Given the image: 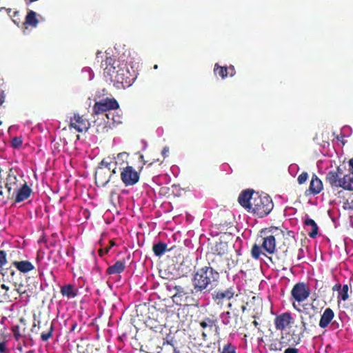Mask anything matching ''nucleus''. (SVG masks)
<instances>
[{
    "instance_id": "obj_33",
    "label": "nucleus",
    "mask_w": 353,
    "mask_h": 353,
    "mask_svg": "<svg viewBox=\"0 0 353 353\" xmlns=\"http://www.w3.org/2000/svg\"><path fill=\"white\" fill-rule=\"evenodd\" d=\"M19 255L20 251L18 249L14 248L10 251L8 258L13 262L14 261H17V259H19Z\"/></svg>"
},
{
    "instance_id": "obj_3",
    "label": "nucleus",
    "mask_w": 353,
    "mask_h": 353,
    "mask_svg": "<svg viewBox=\"0 0 353 353\" xmlns=\"http://www.w3.org/2000/svg\"><path fill=\"white\" fill-rule=\"evenodd\" d=\"M250 207L248 212L253 213L262 218L270 213L273 209L274 204L269 196H261L258 193H255Z\"/></svg>"
},
{
    "instance_id": "obj_44",
    "label": "nucleus",
    "mask_w": 353,
    "mask_h": 353,
    "mask_svg": "<svg viewBox=\"0 0 353 353\" xmlns=\"http://www.w3.org/2000/svg\"><path fill=\"white\" fill-rule=\"evenodd\" d=\"M297 311L300 313H303L305 315H309V317L311 319L313 315L310 314V312H308V308L306 307V306H303V308L302 309H297Z\"/></svg>"
},
{
    "instance_id": "obj_13",
    "label": "nucleus",
    "mask_w": 353,
    "mask_h": 353,
    "mask_svg": "<svg viewBox=\"0 0 353 353\" xmlns=\"http://www.w3.org/2000/svg\"><path fill=\"white\" fill-rule=\"evenodd\" d=\"M261 247L268 253L273 254L276 250V239L274 235H264Z\"/></svg>"
},
{
    "instance_id": "obj_8",
    "label": "nucleus",
    "mask_w": 353,
    "mask_h": 353,
    "mask_svg": "<svg viewBox=\"0 0 353 353\" xmlns=\"http://www.w3.org/2000/svg\"><path fill=\"white\" fill-rule=\"evenodd\" d=\"M291 294L296 301L302 302L309 296L310 290L304 283H298L292 288Z\"/></svg>"
},
{
    "instance_id": "obj_30",
    "label": "nucleus",
    "mask_w": 353,
    "mask_h": 353,
    "mask_svg": "<svg viewBox=\"0 0 353 353\" xmlns=\"http://www.w3.org/2000/svg\"><path fill=\"white\" fill-rule=\"evenodd\" d=\"M341 288V290L339 292V296L341 300L346 301L349 297V296H348V290H349L348 285L347 284H345Z\"/></svg>"
},
{
    "instance_id": "obj_4",
    "label": "nucleus",
    "mask_w": 353,
    "mask_h": 353,
    "mask_svg": "<svg viewBox=\"0 0 353 353\" xmlns=\"http://www.w3.org/2000/svg\"><path fill=\"white\" fill-rule=\"evenodd\" d=\"M325 183H328L332 189L342 188L347 190H353V178H350V174L339 177L336 172L330 170L326 174Z\"/></svg>"
},
{
    "instance_id": "obj_53",
    "label": "nucleus",
    "mask_w": 353,
    "mask_h": 353,
    "mask_svg": "<svg viewBox=\"0 0 353 353\" xmlns=\"http://www.w3.org/2000/svg\"><path fill=\"white\" fill-rule=\"evenodd\" d=\"M6 350L5 342H0V353H3Z\"/></svg>"
},
{
    "instance_id": "obj_26",
    "label": "nucleus",
    "mask_w": 353,
    "mask_h": 353,
    "mask_svg": "<svg viewBox=\"0 0 353 353\" xmlns=\"http://www.w3.org/2000/svg\"><path fill=\"white\" fill-rule=\"evenodd\" d=\"M277 232L282 234L283 231L279 230L277 227H270L268 228H264L261 230V234L263 235H277Z\"/></svg>"
},
{
    "instance_id": "obj_50",
    "label": "nucleus",
    "mask_w": 353,
    "mask_h": 353,
    "mask_svg": "<svg viewBox=\"0 0 353 353\" xmlns=\"http://www.w3.org/2000/svg\"><path fill=\"white\" fill-rule=\"evenodd\" d=\"M330 324V327L332 330H336L339 327V323L336 321H331Z\"/></svg>"
},
{
    "instance_id": "obj_1",
    "label": "nucleus",
    "mask_w": 353,
    "mask_h": 353,
    "mask_svg": "<svg viewBox=\"0 0 353 353\" xmlns=\"http://www.w3.org/2000/svg\"><path fill=\"white\" fill-rule=\"evenodd\" d=\"M220 274L211 266H204L196 270L192 279L191 294L199 296L209 293L218 286Z\"/></svg>"
},
{
    "instance_id": "obj_31",
    "label": "nucleus",
    "mask_w": 353,
    "mask_h": 353,
    "mask_svg": "<svg viewBox=\"0 0 353 353\" xmlns=\"http://www.w3.org/2000/svg\"><path fill=\"white\" fill-rule=\"evenodd\" d=\"M261 254V248L257 244H254L251 250L252 256L254 259H259Z\"/></svg>"
},
{
    "instance_id": "obj_2",
    "label": "nucleus",
    "mask_w": 353,
    "mask_h": 353,
    "mask_svg": "<svg viewBox=\"0 0 353 353\" xmlns=\"http://www.w3.org/2000/svg\"><path fill=\"white\" fill-rule=\"evenodd\" d=\"M101 65L102 66L105 65V77H109L110 81L117 88H128L132 84L133 81L130 78V71L124 61L121 63L119 60H114L110 57H107L105 63H102Z\"/></svg>"
},
{
    "instance_id": "obj_54",
    "label": "nucleus",
    "mask_w": 353,
    "mask_h": 353,
    "mask_svg": "<svg viewBox=\"0 0 353 353\" xmlns=\"http://www.w3.org/2000/svg\"><path fill=\"white\" fill-rule=\"evenodd\" d=\"M128 154L126 152H120L117 154V158L119 159H123L124 157H126Z\"/></svg>"
},
{
    "instance_id": "obj_40",
    "label": "nucleus",
    "mask_w": 353,
    "mask_h": 353,
    "mask_svg": "<svg viewBox=\"0 0 353 353\" xmlns=\"http://www.w3.org/2000/svg\"><path fill=\"white\" fill-rule=\"evenodd\" d=\"M12 330V332H13L15 339L19 340L20 339V337L21 336L20 332H19V326L18 325L13 326Z\"/></svg>"
},
{
    "instance_id": "obj_32",
    "label": "nucleus",
    "mask_w": 353,
    "mask_h": 353,
    "mask_svg": "<svg viewBox=\"0 0 353 353\" xmlns=\"http://www.w3.org/2000/svg\"><path fill=\"white\" fill-rule=\"evenodd\" d=\"M53 331H54V325H53V323H52L50 324L49 331L47 333L43 332L41 334V340L43 341H47L50 338L52 337Z\"/></svg>"
},
{
    "instance_id": "obj_49",
    "label": "nucleus",
    "mask_w": 353,
    "mask_h": 353,
    "mask_svg": "<svg viewBox=\"0 0 353 353\" xmlns=\"http://www.w3.org/2000/svg\"><path fill=\"white\" fill-rule=\"evenodd\" d=\"M70 127L74 128L77 131L78 123H76L75 120H73V117L70 118Z\"/></svg>"
},
{
    "instance_id": "obj_60",
    "label": "nucleus",
    "mask_w": 353,
    "mask_h": 353,
    "mask_svg": "<svg viewBox=\"0 0 353 353\" xmlns=\"http://www.w3.org/2000/svg\"><path fill=\"white\" fill-rule=\"evenodd\" d=\"M4 99L3 97L0 94V105L3 103Z\"/></svg>"
},
{
    "instance_id": "obj_5",
    "label": "nucleus",
    "mask_w": 353,
    "mask_h": 353,
    "mask_svg": "<svg viewBox=\"0 0 353 353\" xmlns=\"http://www.w3.org/2000/svg\"><path fill=\"white\" fill-rule=\"evenodd\" d=\"M165 288L172 294L171 297L175 304L181 305L188 301L189 295L191 293L187 292L183 287L176 285L174 280L166 283Z\"/></svg>"
},
{
    "instance_id": "obj_9",
    "label": "nucleus",
    "mask_w": 353,
    "mask_h": 353,
    "mask_svg": "<svg viewBox=\"0 0 353 353\" xmlns=\"http://www.w3.org/2000/svg\"><path fill=\"white\" fill-rule=\"evenodd\" d=\"M255 192L253 190L247 189L243 190L238 198L239 203L248 212L250 210L252 199L254 197Z\"/></svg>"
},
{
    "instance_id": "obj_36",
    "label": "nucleus",
    "mask_w": 353,
    "mask_h": 353,
    "mask_svg": "<svg viewBox=\"0 0 353 353\" xmlns=\"http://www.w3.org/2000/svg\"><path fill=\"white\" fill-rule=\"evenodd\" d=\"M235 347L230 343H228L224 345L221 353H235Z\"/></svg>"
},
{
    "instance_id": "obj_37",
    "label": "nucleus",
    "mask_w": 353,
    "mask_h": 353,
    "mask_svg": "<svg viewBox=\"0 0 353 353\" xmlns=\"http://www.w3.org/2000/svg\"><path fill=\"white\" fill-rule=\"evenodd\" d=\"M115 245V243H114V241H110V245L106 247L105 249H100L99 250V254L100 255V256H102L103 254H107L108 253V252L110 251V250Z\"/></svg>"
},
{
    "instance_id": "obj_10",
    "label": "nucleus",
    "mask_w": 353,
    "mask_h": 353,
    "mask_svg": "<svg viewBox=\"0 0 353 353\" xmlns=\"http://www.w3.org/2000/svg\"><path fill=\"white\" fill-rule=\"evenodd\" d=\"M234 292L232 288H229L224 291L214 290L211 295L212 299L219 305L221 303L223 299L230 300L233 298Z\"/></svg>"
},
{
    "instance_id": "obj_38",
    "label": "nucleus",
    "mask_w": 353,
    "mask_h": 353,
    "mask_svg": "<svg viewBox=\"0 0 353 353\" xmlns=\"http://www.w3.org/2000/svg\"><path fill=\"white\" fill-rule=\"evenodd\" d=\"M308 178V174L307 172H302L299 176H298V179H297V181H298V183L299 184H303L307 179Z\"/></svg>"
},
{
    "instance_id": "obj_48",
    "label": "nucleus",
    "mask_w": 353,
    "mask_h": 353,
    "mask_svg": "<svg viewBox=\"0 0 353 353\" xmlns=\"http://www.w3.org/2000/svg\"><path fill=\"white\" fill-rule=\"evenodd\" d=\"M284 353H299V350L295 347H289L285 350Z\"/></svg>"
},
{
    "instance_id": "obj_39",
    "label": "nucleus",
    "mask_w": 353,
    "mask_h": 353,
    "mask_svg": "<svg viewBox=\"0 0 353 353\" xmlns=\"http://www.w3.org/2000/svg\"><path fill=\"white\" fill-rule=\"evenodd\" d=\"M301 325H302V327L301 328V332L299 334V339H298V341L296 343V344L299 343L301 339L303 336V333L307 330V324L305 321H303Z\"/></svg>"
},
{
    "instance_id": "obj_21",
    "label": "nucleus",
    "mask_w": 353,
    "mask_h": 353,
    "mask_svg": "<svg viewBox=\"0 0 353 353\" xmlns=\"http://www.w3.org/2000/svg\"><path fill=\"white\" fill-rule=\"evenodd\" d=\"M167 250V244L162 241L154 243L152 246V250L157 256H162Z\"/></svg>"
},
{
    "instance_id": "obj_34",
    "label": "nucleus",
    "mask_w": 353,
    "mask_h": 353,
    "mask_svg": "<svg viewBox=\"0 0 353 353\" xmlns=\"http://www.w3.org/2000/svg\"><path fill=\"white\" fill-rule=\"evenodd\" d=\"M7 263L6 252L5 250H0V268L3 267Z\"/></svg>"
},
{
    "instance_id": "obj_20",
    "label": "nucleus",
    "mask_w": 353,
    "mask_h": 353,
    "mask_svg": "<svg viewBox=\"0 0 353 353\" xmlns=\"http://www.w3.org/2000/svg\"><path fill=\"white\" fill-rule=\"evenodd\" d=\"M304 223L305 226L311 227V231L308 232V236L312 239L315 238L319 232V227L316 222L312 219L307 218L304 221Z\"/></svg>"
},
{
    "instance_id": "obj_46",
    "label": "nucleus",
    "mask_w": 353,
    "mask_h": 353,
    "mask_svg": "<svg viewBox=\"0 0 353 353\" xmlns=\"http://www.w3.org/2000/svg\"><path fill=\"white\" fill-rule=\"evenodd\" d=\"M332 171H334V172H336L339 177H343V175H345L343 173V168L341 166L336 167V170H333Z\"/></svg>"
},
{
    "instance_id": "obj_47",
    "label": "nucleus",
    "mask_w": 353,
    "mask_h": 353,
    "mask_svg": "<svg viewBox=\"0 0 353 353\" xmlns=\"http://www.w3.org/2000/svg\"><path fill=\"white\" fill-rule=\"evenodd\" d=\"M349 164V172L350 174V178H353V159H350L348 161Z\"/></svg>"
},
{
    "instance_id": "obj_16",
    "label": "nucleus",
    "mask_w": 353,
    "mask_h": 353,
    "mask_svg": "<svg viewBox=\"0 0 353 353\" xmlns=\"http://www.w3.org/2000/svg\"><path fill=\"white\" fill-rule=\"evenodd\" d=\"M13 265L21 273H28L34 269V266L29 261H14Z\"/></svg>"
},
{
    "instance_id": "obj_51",
    "label": "nucleus",
    "mask_w": 353,
    "mask_h": 353,
    "mask_svg": "<svg viewBox=\"0 0 353 353\" xmlns=\"http://www.w3.org/2000/svg\"><path fill=\"white\" fill-rule=\"evenodd\" d=\"M169 153V148L165 146L163 148L161 154L165 158L168 156V154Z\"/></svg>"
},
{
    "instance_id": "obj_24",
    "label": "nucleus",
    "mask_w": 353,
    "mask_h": 353,
    "mask_svg": "<svg viewBox=\"0 0 353 353\" xmlns=\"http://www.w3.org/2000/svg\"><path fill=\"white\" fill-rule=\"evenodd\" d=\"M61 292L63 296L67 297H74L76 296V293L74 292L73 287L71 285H66L61 288Z\"/></svg>"
},
{
    "instance_id": "obj_25",
    "label": "nucleus",
    "mask_w": 353,
    "mask_h": 353,
    "mask_svg": "<svg viewBox=\"0 0 353 353\" xmlns=\"http://www.w3.org/2000/svg\"><path fill=\"white\" fill-rule=\"evenodd\" d=\"M214 73L218 74L222 79H225L228 76V68L225 66H219L218 63L214 65Z\"/></svg>"
},
{
    "instance_id": "obj_14",
    "label": "nucleus",
    "mask_w": 353,
    "mask_h": 353,
    "mask_svg": "<svg viewBox=\"0 0 353 353\" xmlns=\"http://www.w3.org/2000/svg\"><path fill=\"white\" fill-rule=\"evenodd\" d=\"M334 316V314L333 310L330 307L326 308L321 316L319 324V327L321 328L327 327L332 321Z\"/></svg>"
},
{
    "instance_id": "obj_42",
    "label": "nucleus",
    "mask_w": 353,
    "mask_h": 353,
    "mask_svg": "<svg viewBox=\"0 0 353 353\" xmlns=\"http://www.w3.org/2000/svg\"><path fill=\"white\" fill-rule=\"evenodd\" d=\"M10 183H6V188L8 189V191L9 192V193H10L11 190H12L11 183H16L17 177L15 176H14V175L13 176L10 175Z\"/></svg>"
},
{
    "instance_id": "obj_52",
    "label": "nucleus",
    "mask_w": 353,
    "mask_h": 353,
    "mask_svg": "<svg viewBox=\"0 0 353 353\" xmlns=\"http://www.w3.org/2000/svg\"><path fill=\"white\" fill-rule=\"evenodd\" d=\"M231 313L232 314V317L234 319L235 325H236L237 323V320H238V318H239L238 311H236V312L233 311Z\"/></svg>"
},
{
    "instance_id": "obj_56",
    "label": "nucleus",
    "mask_w": 353,
    "mask_h": 353,
    "mask_svg": "<svg viewBox=\"0 0 353 353\" xmlns=\"http://www.w3.org/2000/svg\"><path fill=\"white\" fill-rule=\"evenodd\" d=\"M341 288V284H336L333 287V290H339Z\"/></svg>"
},
{
    "instance_id": "obj_59",
    "label": "nucleus",
    "mask_w": 353,
    "mask_h": 353,
    "mask_svg": "<svg viewBox=\"0 0 353 353\" xmlns=\"http://www.w3.org/2000/svg\"><path fill=\"white\" fill-rule=\"evenodd\" d=\"M348 208H349L350 210H353V200H352V201L349 203V207H348Z\"/></svg>"
},
{
    "instance_id": "obj_27",
    "label": "nucleus",
    "mask_w": 353,
    "mask_h": 353,
    "mask_svg": "<svg viewBox=\"0 0 353 353\" xmlns=\"http://www.w3.org/2000/svg\"><path fill=\"white\" fill-rule=\"evenodd\" d=\"M221 322L225 325L230 324V319L232 318V313L229 311L222 312L220 315Z\"/></svg>"
},
{
    "instance_id": "obj_15",
    "label": "nucleus",
    "mask_w": 353,
    "mask_h": 353,
    "mask_svg": "<svg viewBox=\"0 0 353 353\" xmlns=\"http://www.w3.org/2000/svg\"><path fill=\"white\" fill-rule=\"evenodd\" d=\"M322 189L323 183L321 180L319 179L316 175L314 174L310 183L309 190L310 193L312 194L313 195H316L320 193Z\"/></svg>"
},
{
    "instance_id": "obj_6",
    "label": "nucleus",
    "mask_w": 353,
    "mask_h": 353,
    "mask_svg": "<svg viewBox=\"0 0 353 353\" xmlns=\"http://www.w3.org/2000/svg\"><path fill=\"white\" fill-rule=\"evenodd\" d=\"M119 106V103L116 99L107 98L94 104L93 112L95 114H101L103 120H104L105 117L109 119V114L106 113V112L110 110L117 109Z\"/></svg>"
},
{
    "instance_id": "obj_29",
    "label": "nucleus",
    "mask_w": 353,
    "mask_h": 353,
    "mask_svg": "<svg viewBox=\"0 0 353 353\" xmlns=\"http://www.w3.org/2000/svg\"><path fill=\"white\" fill-rule=\"evenodd\" d=\"M214 321L210 318H205L200 322V325L202 328L205 329L207 327L212 328L214 325Z\"/></svg>"
},
{
    "instance_id": "obj_41",
    "label": "nucleus",
    "mask_w": 353,
    "mask_h": 353,
    "mask_svg": "<svg viewBox=\"0 0 353 353\" xmlns=\"http://www.w3.org/2000/svg\"><path fill=\"white\" fill-rule=\"evenodd\" d=\"M298 170H299V166L295 163L291 164L288 168L289 172L292 176H294L296 174Z\"/></svg>"
},
{
    "instance_id": "obj_11",
    "label": "nucleus",
    "mask_w": 353,
    "mask_h": 353,
    "mask_svg": "<svg viewBox=\"0 0 353 353\" xmlns=\"http://www.w3.org/2000/svg\"><path fill=\"white\" fill-rule=\"evenodd\" d=\"M292 316L290 313L285 312L277 316L274 319L275 327L279 330H283L291 323Z\"/></svg>"
},
{
    "instance_id": "obj_64",
    "label": "nucleus",
    "mask_w": 353,
    "mask_h": 353,
    "mask_svg": "<svg viewBox=\"0 0 353 353\" xmlns=\"http://www.w3.org/2000/svg\"><path fill=\"white\" fill-rule=\"evenodd\" d=\"M241 310L243 312H245V310H246V307L245 305H242Z\"/></svg>"
},
{
    "instance_id": "obj_12",
    "label": "nucleus",
    "mask_w": 353,
    "mask_h": 353,
    "mask_svg": "<svg viewBox=\"0 0 353 353\" xmlns=\"http://www.w3.org/2000/svg\"><path fill=\"white\" fill-rule=\"evenodd\" d=\"M31 192L32 189L27 183H24L21 188L15 190L14 192V194H15V202L20 203L27 199L30 196Z\"/></svg>"
},
{
    "instance_id": "obj_18",
    "label": "nucleus",
    "mask_w": 353,
    "mask_h": 353,
    "mask_svg": "<svg viewBox=\"0 0 353 353\" xmlns=\"http://www.w3.org/2000/svg\"><path fill=\"white\" fill-rule=\"evenodd\" d=\"M73 120H75L76 123H78L77 132H87L90 128V123L88 120L83 119L78 114H74Z\"/></svg>"
},
{
    "instance_id": "obj_43",
    "label": "nucleus",
    "mask_w": 353,
    "mask_h": 353,
    "mask_svg": "<svg viewBox=\"0 0 353 353\" xmlns=\"http://www.w3.org/2000/svg\"><path fill=\"white\" fill-rule=\"evenodd\" d=\"M2 271H3V272H2V274L3 276L9 274L12 276V279H13L14 276L16 274V272L13 269H11L10 268H6V269H3Z\"/></svg>"
},
{
    "instance_id": "obj_61",
    "label": "nucleus",
    "mask_w": 353,
    "mask_h": 353,
    "mask_svg": "<svg viewBox=\"0 0 353 353\" xmlns=\"http://www.w3.org/2000/svg\"><path fill=\"white\" fill-rule=\"evenodd\" d=\"M293 307L294 309H296L297 310V309H301L300 307H299L294 303H293Z\"/></svg>"
},
{
    "instance_id": "obj_35",
    "label": "nucleus",
    "mask_w": 353,
    "mask_h": 353,
    "mask_svg": "<svg viewBox=\"0 0 353 353\" xmlns=\"http://www.w3.org/2000/svg\"><path fill=\"white\" fill-rule=\"evenodd\" d=\"M22 143L21 137H15L12 139L11 145L14 148H18L22 145Z\"/></svg>"
},
{
    "instance_id": "obj_57",
    "label": "nucleus",
    "mask_w": 353,
    "mask_h": 353,
    "mask_svg": "<svg viewBox=\"0 0 353 353\" xmlns=\"http://www.w3.org/2000/svg\"><path fill=\"white\" fill-rule=\"evenodd\" d=\"M1 288L3 289V290H5L6 291L9 290V287L6 285L5 284H1Z\"/></svg>"
},
{
    "instance_id": "obj_63",
    "label": "nucleus",
    "mask_w": 353,
    "mask_h": 353,
    "mask_svg": "<svg viewBox=\"0 0 353 353\" xmlns=\"http://www.w3.org/2000/svg\"><path fill=\"white\" fill-rule=\"evenodd\" d=\"M139 159H140V160H141V161H143V164H145V162L143 161V155H141V156L139 157Z\"/></svg>"
},
{
    "instance_id": "obj_19",
    "label": "nucleus",
    "mask_w": 353,
    "mask_h": 353,
    "mask_svg": "<svg viewBox=\"0 0 353 353\" xmlns=\"http://www.w3.org/2000/svg\"><path fill=\"white\" fill-rule=\"evenodd\" d=\"M125 268V262L122 261H118L114 264L110 266L107 269L106 272L108 274H120L124 270Z\"/></svg>"
},
{
    "instance_id": "obj_23",
    "label": "nucleus",
    "mask_w": 353,
    "mask_h": 353,
    "mask_svg": "<svg viewBox=\"0 0 353 353\" xmlns=\"http://www.w3.org/2000/svg\"><path fill=\"white\" fill-rule=\"evenodd\" d=\"M81 77L83 80L91 81L94 77V74L92 70L89 67H84L81 70Z\"/></svg>"
},
{
    "instance_id": "obj_62",
    "label": "nucleus",
    "mask_w": 353,
    "mask_h": 353,
    "mask_svg": "<svg viewBox=\"0 0 353 353\" xmlns=\"http://www.w3.org/2000/svg\"><path fill=\"white\" fill-rule=\"evenodd\" d=\"M227 307H228V308L231 309V308H232V304L231 303H229L228 304Z\"/></svg>"
},
{
    "instance_id": "obj_55",
    "label": "nucleus",
    "mask_w": 353,
    "mask_h": 353,
    "mask_svg": "<svg viewBox=\"0 0 353 353\" xmlns=\"http://www.w3.org/2000/svg\"><path fill=\"white\" fill-rule=\"evenodd\" d=\"M77 323H73L72 326H71V328H70V332L74 331L76 327H77Z\"/></svg>"
},
{
    "instance_id": "obj_28",
    "label": "nucleus",
    "mask_w": 353,
    "mask_h": 353,
    "mask_svg": "<svg viewBox=\"0 0 353 353\" xmlns=\"http://www.w3.org/2000/svg\"><path fill=\"white\" fill-rule=\"evenodd\" d=\"M287 343L285 342H283L281 341L279 343H271L269 346L270 350L271 351H281L283 347L285 346Z\"/></svg>"
},
{
    "instance_id": "obj_22",
    "label": "nucleus",
    "mask_w": 353,
    "mask_h": 353,
    "mask_svg": "<svg viewBox=\"0 0 353 353\" xmlns=\"http://www.w3.org/2000/svg\"><path fill=\"white\" fill-rule=\"evenodd\" d=\"M26 23L32 27H37L39 21L37 19V14L33 10H30L26 17Z\"/></svg>"
},
{
    "instance_id": "obj_17",
    "label": "nucleus",
    "mask_w": 353,
    "mask_h": 353,
    "mask_svg": "<svg viewBox=\"0 0 353 353\" xmlns=\"http://www.w3.org/2000/svg\"><path fill=\"white\" fill-rule=\"evenodd\" d=\"M105 174V172L104 170L101 166H98L97 170L96 171V173H95V180H96V183H97V186L104 187L110 181V176H109V178L107 180H105V179H104Z\"/></svg>"
},
{
    "instance_id": "obj_58",
    "label": "nucleus",
    "mask_w": 353,
    "mask_h": 353,
    "mask_svg": "<svg viewBox=\"0 0 353 353\" xmlns=\"http://www.w3.org/2000/svg\"><path fill=\"white\" fill-rule=\"evenodd\" d=\"M173 347V352L172 353H180V351L177 350L172 343H170Z\"/></svg>"
},
{
    "instance_id": "obj_7",
    "label": "nucleus",
    "mask_w": 353,
    "mask_h": 353,
    "mask_svg": "<svg viewBox=\"0 0 353 353\" xmlns=\"http://www.w3.org/2000/svg\"><path fill=\"white\" fill-rule=\"evenodd\" d=\"M121 179L125 186L134 185L139 181V174L132 166H127L121 173Z\"/></svg>"
},
{
    "instance_id": "obj_45",
    "label": "nucleus",
    "mask_w": 353,
    "mask_h": 353,
    "mask_svg": "<svg viewBox=\"0 0 353 353\" xmlns=\"http://www.w3.org/2000/svg\"><path fill=\"white\" fill-rule=\"evenodd\" d=\"M110 162L107 161L105 159H103V160L100 162V163H99V166H101L103 169V167L107 168L108 169V170H110Z\"/></svg>"
}]
</instances>
